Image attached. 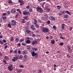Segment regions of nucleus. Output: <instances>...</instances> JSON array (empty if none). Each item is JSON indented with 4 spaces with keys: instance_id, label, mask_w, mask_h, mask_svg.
I'll return each instance as SVG.
<instances>
[{
    "instance_id": "f257e3e1",
    "label": "nucleus",
    "mask_w": 73,
    "mask_h": 73,
    "mask_svg": "<svg viewBox=\"0 0 73 73\" xmlns=\"http://www.w3.org/2000/svg\"><path fill=\"white\" fill-rule=\"evenodd\" d=\"M41 30L43 33H48L49 32V29L46 27H42L41 28Z\"/></svg>"
},
{
    "instance_id": "f03ea898",
    "label": "nucleus",
    "mask_w": 73,
    "mask_h": 73,
    "mask_svg": "<svg viewBox=\"0 0 73 73\" xmlns=\"http://www.w3.org/2000/svg\"><path fill=\"white\" fill-rule=\"evenodd\" d=\"M23 14L24 15H29L30 13L28 11V10H26L23 12Z\"/></svg>"
},
{
    "instance_id": "7ed1b4c3",
    "label": "nucleus",
    "mask_w": 73,
    "mask_h": 73,
    "mask_svg": "<svg viewBox=\"0 0 73 73\" xmlns=\"http://www.w3.org/2000/svg\"><path fill=\"white\" fill-rule=\"evenodd\" d=\"M36 10L37 11H39V12L40 13H43V11L42 10V9L41 7H37L36 8Z\"/></svg>"
},
{
    "instance_id": "20e7f679",
    "label": "nucleus",
    "mask_w": 73,
    "mask_h": 73,
    "mask_svg": "<svg viewBox=\"0 0 73 73\" xmlns=\"http://www.w3.org/2000/svg\"><path fill=\"white\" fill-rule=\"evenodd\" d=\"M12 66H13V65L11 64H10V66H8V68L9 71L12 72V70H13V68H12Z\"/></svg>"
},
{
    "instance_id": "39448f33",
    "label": "nucleus",
    "mask_w": 73,
    "mask_h": 73,
    "mask_svg": "<svg viewBox=\"0 0 73 73\" xmlns=\"http://www.w3.org/2000/svg\"><path fill=\"white\" fill-rule=\"evenodd\" d=\"M31 54L32 57H37V54L36 53H35L34 51H33Z\"/></svg>"
},
{
    "instance_id": "423d86ee",
    "label": "nucleus",
    "mask_w": 73,
    "mask_h": 73,
    "mask_svg": "<svg viewBox=\"0 0 73 73\" xmlns=\"http://www.w3.org/2000/svg\"><path fill=\"white\" fill-rule=\"evenodd\" d=\"M11 25L12 26L14 27L15 25H16V20H13L11 21Z\"/></svg>"
},
{
    "instance_id": "0eeeda50",
    "label": "nucleus",
    "mask_w": 73,
    "mask_h": 73,
    "mask_svg": "<svg viewBox=\"0 0 73 73\" xmlns=\"http://www.w3.org/2000/svg\"><path fill=\"white\" fill-rule=\"evenodd\" d=\"M18 2L20 3V4L21 5H24V3H25L24 1L23 0H18Z\"/></svg>"
},
{
    "instance_id": "6e6552de",
    "label": "nucleus",
    "mask_w": 73,
    "mask_h": 73,
    "mask_svg": "<svg viewBox=\"0 0 73 73\" xmlns=\"http://www.w3.org/2000/svg\"><path fill=\"white\" fill-rule=\"evenodd\" d=\"M49 19L50 20H51V21H55L56 19L55 18L53 17H52V16H50L49 17Z\"/></svg>"
},
{
    "instance_id": "1a4fd4ad",
    "label": "nucleus",
    "mask_w": 73,
    "mask_h": 73,
    "mask_svg": "<svg viewBox=\"0 0 73 73\" xmlns=\"http://www.w3.org/2000/svg\"><path fill=\"white\" fill-rule=\"evenodd\" d=\"M18 60V58L17 57V56H15L12 59V61L13 62H14V61H17Z\"/></svg>"
},
{
    "instance_id": "9d476101",
    "label": "nucleus",
    "mask_w": 73,
    "mask_h": 73,
    "mask_svg": "<svg viewBox=\"0 0 73 73\" xmlns=\"http://www.w3.org/2000/svg\"><path fill=\"white\" fill-rule=\"evenodd\" d=\"M22 53L23 54V55H25V54H28V51L25 50L23 51V52Z\"/></svg>"
},
{
    "instance_id": "9b49d317",
    "label": "nucleus",
    "mask_w": 73,
    "mask_h": 73,
    "mask_svg": "<svg viewBox=\"0 0 73 73\" xmlns=\"http://www.w3.org/2000/svg\"><path fill=\"white\" fill-rule=\"evenodd\" d=\"M31 29L33 30V31H34V30H35V25H32L31 27Z\"/></svg>"
},
{
    "instance_id": "f8f14e48",
    "label": "nucleus",
    "mask_w": 73,
    "mask_h": 73,
    "mask_svg": "<svg viewBox=\"0 0 73 73\" xmlns=\"http://www.w3.org/2000/svg\"><path fill=\"white\" fill-rule=\"evenodd\" d=\"M28 59V58H27V55H25L24 56V58H23V60L25 61H26Z\"/></svg>"
},
{
    "instance_id": "ddd939ff",
    "label": "nucleus",
    "mask_w": 73,
    "mask_h": 73,
    "mask_svg": "<svg viewBox=\"0 0 73 73\" xmlns=\"http://www.w3.org/2000/svg\"><path fill=\"white\" fill-rule=\"evenodd\" d=\"M32 45H35V44H37V41L36 40H34V41H33L32 42Z\"/></svg>"
},
{
    "instance_id": "4468645a",
    "label": "nucleus",
    "mask_w": 73,
    "mask_h": 73,
    "mask_svg": "<svg viewBox=\"0 0 73 73\" xmlns=\"http://www.w3.org/2000/svg\"><path fill=\"white\" fill-rule=\"evenodd\" d=\"M11 13H14L15 12H16V10L15 9H13L11 10Z\"/></svg>"
},
{
    "instance_id": "2eb2a0df",
    "label": "nucleus",
    "mask_w": 73,
    "mask_h": 73,
    "mask_svg": "<svg viewBox=\"0 0 73 73\" xmlns=\"http://www.w3.org/2000/svg\"><path fill=\"white\" fill-rule=\"evenodd\" d=\"M51 43L52 45H53L55 43V41L54 39H52L51 40Z\"/></svg>"
},
{
    "instance_id": "dca6fc26",
    "label": "nucleus",
    "mask_w": 73,
    "mask_h": 73,
    "mask_svg": "<svg viewBox=\"0 0 73 73\" xmlns=\"http://www.w3.org/2000/svg\"><path fill=\"white\" fill-rule=\"evenodd\" d=\"M25 42L27 43V44H30L31 42V40H27L25 41Z\"/></svg>"
},
{
    "instance_id": "f3484780",
    "label": "nucleus",
    "mask_w": 73,
    "mask_h": 73,
    "mask_svg": "<svg viewBox=\"0 0 73 73\" xmlns=\"http://www.w3.org/2000/svg\"><path fill=\"white\" fill-rule=\"evenodd\" d=\"M8 3H9V4H11V5H13V4H12V3H13V2L11 0H9L8 1Z\"/></svg>"
},
{
    "instance_id": "a211bd4d",
    "label": "nucleus",
    "mask_w": 73,
    "mask_h": 73,
    "mask_svg": "<svg viewBox=\"0 0 73 73\" xmlns=\"http://www.w3.org/2000/svg\"><path fill=\"white\" fill-rule=\"evenodd\" d=\"M32 50H33L34 52H36L37 50V48H35V47H33L32 48Z\"/></svg>"
},
{
    "instance_id": "6ab92c4d",
    "label": "nucleus",
    "mask_w": 73,
    "mask_h": 73,
    "mask_svg": "<svg viewBox=\"0 0 73 73\" xmlns=\"http://www.w3.org/2000/svg\"><path fill=\"white\" fill-rule=\"evenodd\" d=\"M64 11V12H65L66 13H67V14H68L70 16L71 15V13H70L69 12V11L68 10H66V11Z\"/></svg>"
},
{
    "instance_id": "aec40b11",
    "label": "nucleus",
    "mask_w": 73,
    "mask_h": 73,
    "mask_svg": "<svg viewBox=\"0 0 73 73\" xmlns=\"http://www.w3.org/2000/svg\"><path fill=\"white\" fill-rule=\"evenodd\" d=\"M17 11L18 12H19V13L21 14V15L22 14V13H21V11L20 9H17Z\"/></svg>"
},
{
    "instance_id": "412c9836",
    "label": "nucleus",
    "mask_w": 73,
    "mask_h": 73,
    "mask_svg": "<svg viewBox=\"0 0 73 73\" xmlns=\"http://www.w3.org/2000/svg\"><path fill=\"white\" fill-rule=\"evenodd\" d=\"M34 20L35 22H34V24L35 25H37V21L36 19H34Z\"/></svg>"
},
{
    "instance_id": "4be33fe9",
    "label": "nucleus",
    "mask_w": 73,
    "mask_h": 73,
    "mask_svg": "<svg viewBox=\"0 0 73 73\" xmlns=\"http://www.w3.org/2000/svg\"><path fill=\"white\" fill-rule=\"evenodd\" d=\"M17 71L19 73H20L21 72H22L23 70L21 69H17Z\"/></svg>"
},
{
    "instance_id": "5701e85b",
    "label": "nucleus",
    "mask_w": 73,
    "mask_h": 73,
    "mask_svg": "<svg viewBox=\"0 0 73 73\" xmlns=\"http://www.w3.org/2000/svg\"><path fill=\"white\" fill-rule=\"evenodd\" d=\"M68 51L69 52V53H72V49L71 48H70L69 49H68Z\"/></svg>"
},
{
    "instance_id": "b1692460",
    "label": "nucleus",
    "mask_w": 73,
    "mask_h": 73,
    "mask_svg": "<svg viewBox=\"0 0 73 73\" xmlns=\"http://www.w3.org/2000/svg\"><path fill=\"white\" fill-rule=\"evenodd\" d=\"M26 32L27 33H28V34H29L31 33V31H30L28 30H26Z\"/></svg>"
},
{
    "instance_id": "393cba45",
    "label": "nucleus",
    "mask_w": 73,
    "mask_h": 73,
    "mask_svg": "<svg viewBox=\"0 0 73 73\" xmlns=\"http://www.w3.org/2000/svg\"><path fill=\"white\" fill-rule=\"evenodd\" d=\"M15 41L17 42H19V38H16L15 39Z\"/></svg>"
},
{
    "instance_id": "a878e982",
    "label": "nucleus",
    "mask_w": 73,
    "mask_h": 73,
    "mask_svg": "<svg viewBox=\"0 0 73 73\" xmlns=\"http://www.w3.org/2000/svg\"><path fill=\"white\" fill-rule=\"evenodd\" d=\"M62 29H64V24H62Z\"/></svg>"
},
{
    "instance_id": "bb28decb",
    "label": "nucleus",
    "mask_w": 73,
    "mask_h": 73,
    "mask_svg": "<svg viewBox=\"0 0 73 73\" xmlns=\"http://www.w3.org/2000/svg\"><path fill=\"white\" fill-rule=\"evenodd\" d=\"M8 27H9L10 28H11V24L10 23L8 24Z\"/></svg>"
},
{
    "instance_id": "cd10ccee",
    "label": "nucleus",
    "mask_w": 73,
    "mask_h": 73,
    "mask_svg": "<svg viewBox=\"0 0 73 73\" xmlns=\"http://www.w3.org/2000/svg\"><path fill=\"white\" fill-rule=\"evenodd\" d=\"M3 20L4 21H5V20H6V19H7V17H3Z\"/></svg>"
},
{
    "instance_id": "c85d7f7f",
    "label": "nucleus",
    "mask_w": 73,
    "mask_h": 73,
    "mask_svg": "<svg viewBox=\"0 0 73 73\" xmlns=\"http://www.w3.org/2000/svg\"><path fill=\"white\" fill-rule=\"evenodd\" d=\"M64 17L66 19V18H68V14H66V15H64Z\"/></svg>"
},
{
    "instance_id": "c756f323",
    "label": "nucleus",
    "mask_w": 73,
    "mask_h": 73,
    "mask_svg": "<svg viewBox=\"0 0 73 73\" xmlns=\"http://www.w3.org/2000/svg\"><path fill=\"white\" fill-rule=\"evenodd\" d=\"M18 16H19V14L17 13L15 16V18H17V17Z\"/></svg>"
},
{
    "instance_id": "7c9ffc66",
    "label": "nucleus",
    "mask_w": 73,
    "mask_h": 73,
    "mask_svg": "<svg viewBox=\"0 0 73 73\" xmlns=\"http://www.w3.org/2000/svg\"><path fill=\"white\" fill-rule=\"evenodd\" d=\"M46 10L47 12H50V9L49 8H48V9H47Z\"/></svg>"
},
{
    "instance_id": "2f4dec72",
    "label": "nucleus",
    "mask_w": 73,
    "mask_h": 73,
    "mask_svg": "<svg viewBox=\"0 0 73 73\" xmlns=\"http://www.w3.org/2000/svg\"><path fill=\"white\" fill-rule=\"evenodd\" d=\"M2 61H3V62L5 63V64H7V61L3 59Z\"/></svg>"
},
{
    "instance_id": "473e14b6",
    "label": "nucleus",
    "mask_w": 73,
    "mask_h": 73,
    "mask_svg": "<svg viewBox=\"0 0 73 73\" xmlns=\"http://www.w3.org/2000/svg\"><path fill=\"white\" fill-rule=\"evenodd\" d=\"M47 23L48 24H50V21L49 20H48L47 22Z\"/></svg>"
},
{
    "instance_id": "72a5a7b5",
    "label": "nucleus",
    "mask_w": 73,
    "mask_h": 73,
    "mask_svg": "<svg viewBox=\"0 0 73 73\" xmlns=\"http://www.w3.org/2000/svg\"><path fill=\"white\" fill-rule=\"evenodd\" d=\"M7 14L5 13H3L2 14V16H6L7 15Z\"/></svg>"
},
{
    "instance_id": "f704fd0d",
    "label": "nucleus",
    "mask_w": 73,
    "mask_h": 73,
    "mask_svg": "<svg viewBox=\"0 0 73 73\" xmlns=\"http://www.w3.org/2000/svg\"><path fill=\"white\" fill-rule=\"evenodd\" d=\"M10 41L12 42L13 41H14V38L13 37H12L10 39Z\"/></svg>"
},
{
    "instance_id": "c9c22d12",
    "label": "nucleus",
    "mask_w": 73,
    "mask_h": 73,
    "mask_svg": "<svg viewBox=\"0 0 73 73\" xmlns=\"http://www.w3.org/2000/svg\"><path fill=\"white\" fill-rule=\"evenodd\" d=\"M8 57V56H5L4 57V58L5 60H7Z\"/></svg>"
},
{
    "instance_id": "e433bc0d",
    "label": "nucleus",
    "mask_w": 73,
    "mask_h": 73,
    "mask_svg": "<svg viewBox=\"0 0 73 73\" xmlns=\"http://www.w3.org/2000/svg\"><path fill=\"white\" fill-rule=\"evenodd\" d=\"M0 44H1V45H3V44H4V43L1 40H0Z\"/></svg>"
},
{
    "instance_id": "4c0bfd02",
    "label": "nucleus",
    "mask_w": 73,
    "mask_h": 73,
    "mask_svg": "<svg viewBox=\"0 0 73 73\" xmlns=\"http://www.w3.org/2000/svg\"><path fill=\"white\" fill-rule=\"evenodd\" d=\"M24 39H20L19 41V42H23V41H24Z\"/></svg>"
},
{
    "instance_id": "58836bf2",
    "label": "nucleus",
    "mask_w": 73,
    "mask_h": 73,
    "mask_svg": "<svg viewBox=\"0 0 73 73\" xmlns=\"http://www.w3.org/2000/svg\"><path fill=\"white\" fill-rule=\"evenodd\" d=\"M21 44L23 46H25L26 45V43H24L23 42Z\"/></svg>"
},
{
    "instance_id": "ea45409f",
    "label": "nucleus",
    "mask_w": 73,
    "mask_h": 73,
    "mask_svg": "<svg viewBox=\"0 0 73 73\" xmlns=\"http://www.w3.org/2000/svg\"><path fill=\"white\" fill-rule=\"evenodd\" d=\"M36 27L37 28H39V25H38L36 24L35 25Z\"/></svg>"
},
{
    "instance_id": "a19ab883",
    "label": "nucleus",
    "mask_w": 73,
    "mask_h": 73,
    "mask_svg": "<svg viewBox=\"0 0 73 73\" xmlns=\"http://www.w3.org/2000/svg\"><path fill=\"white\" fill-rule=\"evenodd\" d=\"M26 24L27 25H29V21H27L26 22Z\"/></svg>"
},
{
    "instance_id": "79ce46f5",
    "label": "nucleus",
    "mask_w": 73,
    "mask_h": 73,
    "mask_svg": "<svg viewBox=\"0 0 73 73\" xmlns=\"http://www.w3.org/2000/svg\"><path fill=\"white\" fill-rule=\"evenodd\" d=\"M22 23H25V20L24 19H22Z\"/></svg>"
},
{
    "instance_id": "37998d69",
    "label": "nucleus",
    "mask_w": 73,
    "mask_h": 73,
    "mask_svg": "<svg viewBox=\"0 0 73 73\" xmlns=\"http://www.w3.org/2000/svg\"><path fill=\"white\" fill-rule=\"evenodd\" d=\"M30 47H31V46H30L29 45H27V48H28V49H29L30 48Z\"/></svg>"
},
{
    "instance_id": "c03bdc74",
    "label": "nucleus",
    "mask_w": 73,
    "mask_h": 73,
    "mask_svg": "<svg viewBox=\"0 0 73 73\" xmlns=\"http://www.w3.org/2000/svg\"><path fill=\"white\" fill-rule=\"evenodd\" d=\"M17 50H15L14 52V53L15 54H16V53H17Z\"/></svg>"
},
{
    "instance_id": "a18cd8bd",
    "label": "nucleus",
    "mask_w": 73,
    "mask_h": 73,
    "mask_svg": "<svg viewBox=\"0 0 73 73\" xmlns=\"http://www.w3.org/2000/svg\"><path fill=\"white\" fill-rule=\"evenodd\" d=\"M48 8V6H46L45 7H44V9L45 10H46Z\"/></svg>"
},
{
    "instance_id": "49530a36",
    "label": "nucleus",
    "mask_w": 73,
    "mask_h": 73,
    "mask_svg": "<svg viewBox=\"0 0 73 73\" xmlns=\"http://www.w3.org/2000/svg\"><path fill=\"white\" fill-rule=\"evenodd\" d=\"M32 9H30L29 10V12H32Z\"/></svg>"
},
{
    "instance_id": "de8ad7c7",
    "label": "nucleus",
    "mask_w": 73,
    "mask_h": 73,
    "mask_svg": "<svg viewBox=\"0 0 73 73\" xmlns=\"http://www.w3.org/2000/svg\"><path fill=\"white\" fill-rule=\"evenodd\" d=\"M64 44V43L63 42H61L60 44V45H62Z\"/></svg>"
},
{
    "instance_id": "09e8293b",
    "label": "nucleus",
    "mask_w": 73,
    "mask_h": 73,
    "mask_svg": "<svg viewBox=\"0 0 73 73\" xmlns=\"http://www.w3.org/2000/svg\"><path fill=\"white\" fill-rule=\"evenodd\" d=\"M19 67L20 68H23V67H24V66H23V65H21L20 66H19Z\"/></svg>"
},
{
    "instance_id": "8fccbe9b",
    "label": "nucleus",
    "mask_w": 73,
    "mask_h": 73,
    "mask_svg": "<svg viewBox=\"0 0 73 73\" xmlns=\"http://www.w3.org/2000/svg\"><path fill=\"white\" fill-rule=\"evenodd\" d=\"M25 28L26 30H27V29H28L29 28V27L27 26Z\"/></svg>"
},
{
    "instance_id": "3c124183",
    "label": "nucleus",
    "mask_w": 73,
    "mask_h": 73,
    "mask_svg": "<svg viewBox=\"0 0 73 73\" xmlns=\"http://www.w3.org/2000/svg\"><path fill=\"white\" fill-rule=\"evenodd\" d=\"M40 33V32H39V31H36V34H38V33Z\"/></svg>"
},
{
    "instance_id": "603ef678",
    "label": "nucleus",
    "mask_w": 73,
    "mask_h": 73,
    "mask_svg": "<svg viewBox=\"0 0 73 73\" xmlns=\"http://www.w3.org/2000/svg\"><path fill=\"white\" fill-rule=\"evenodd\" d=\"M23 57V56L22 55H21L19 56V58H22Z\"/></svg>"
},
{
    "instance_id": "864d4df0",
    "label": "nucleus",
    "mask_w": 73,
    "mask_h": 73,
    "mask_svg": "<svg viewBox=\"0 0 73 73\" xmlns=\"http://www.w3.org/2000/svg\"><path fill=\"white\" fill-rule=\"evenodd\" d=\"M7 13H8V15H9L10 13H11V12L9 11H7Z\"/></svg>"
},
{
    "instance_id": "5fc2aeb1",
    "label": "nucleus",
    "mask_w": 73,
    "mask_h": 73,
    "mask_svg": "<svg viewBox=\"0 0 73 73\" xmlns=\"http://www.w3.org/2000/svg\"><path fill=\"white\" fill-rule=\"evenodd\" d=\"M29 49L30 52H31V53H32V49H31V48H30Z\"/></svg>"
},
{
    "instance_id": "6e6d98bb",
    "label": "nucleus",
    "mask_w": 73,
    "mask_h": 73,
    "mask_svg": "<svg viewBox=\"0 0 73 73\" xmlns=\"http://www.w3.org/2000/svg\"><path fill=\"white\" fill-rule=\"evenodd\" d=\"M18 53L19 54H21V51L20 50H19L18 52Z\"/></svg>"
},
{
    "instance_id": "4d7b16f0",
    "label": "nucleus",
    "mask_w": 73,
    "mask_h": 73,
    "mask_svg": "<svg viewBox=\"0 0 73 73\" xmlns=\"http://www.w3.org/2000/svg\"><path fill=\"white\" fill-rule=\"evenodd\" d=\"M57 8H58V9H60L61 8V7H60L59 6H57Z\"/></svg>"
},
{
    "instance_id": "13d9d810",
    "label": "nucleus",
    "mask_w": 73,
    "mask_h": 73,
    "mask_svg": "<svg viewBox=\"0 0 73 73\" xmlns=\"http://www.w3.org/2000/svg\"><path fill=\"white\" fill-rule=\"evenodd\" d=\"M3 42H6L7 41L5 39H3Z\"/></svg>"
},
{
    "instance_id": "bf43d9fd",
    "label": "nucleus",
    "mask_w": 73,
    "mask_h": 73,
    "mask_svg": "<svg viewBox=\"0 0 73 73\" xmlns=\"http://www.w3.org/2000/svg\"><path fill=\"white\" fill-rule=\"evenodd\" d=\"M29 7H30L29 6H27L26 7V8H27V9H29Z\"/></svg>"
},
{
    "instance_id": "052dcab7",
    "label": "nucleus",
    "mask_w": 73,
    "mask_h": 73,
    "mask_svg": "<svg viewBox=\"0 0 73 73\" xmlns=\"http://www.w3.org/2000/svg\"><path fill=\"white\" fill-rule=\"evenodd\" d=\"M67 48H68V49H70V46H68L67 47Z\"/></svg>"
},
{
    "instance_id": "680f3d73",
    "label": "nucleus",
    "mask_w": 73,
    "mask_h": 73,
    "mask_svg": "<svg viewBox=\"0 0 73 73\" xmlns=\"http://www.w3.org/2000/svg\"><path fill=\"white\" fill-rule=\"evenodd\" d=\"M64 7L65 8H66V9H68V6H64Z\"/></svg>"
},
{
    "instance_id": "e2e57ef3",
    "label": "nucleus",
    "mask_w": 73,
    "mask_h": 73,
    "mask_svg": "<svg viewBox=\"0 0 73 73\" xmlns=\"http://www.w3.org/2000/svg\"><path fill=\"white\" fill-rule=\"evenodd\" d=\"M13 52V51H12V50H10V54H11V53H12Z\"/></svg>"
},
{
    "instance_id": "0e129e2a",
    "label": "nucleus",
    "mask_w": 73,
    "mask_h": 73,
    "mask_svg": "<svg viewBox=\"0 0 73 73\" xmlns=\"http://www.w3.org/2000/svg\"><path fill=\"white\" fill-rule=\"evenodd\" d=\"M7 47H8V46L7 45H5V49H6Z\"/></svg>"
},
{
    "instance_id": "69168bd1",
    "label": "nucleus",
    "mask_w": 73,
    "mask_h": 73,
    "mask_svg": "<svg viewBox=\"0 0 73 73\" xmlns=\"http://www.w3.org/2000/svg\"><path fill=\"white\" fill-rule=\"evenodd\" d=\"M38 73H41V70H39V72H38Z\"/></svg>"
},
{
    "instance_id": "338daca9",
    "label": "nucleus",
    "mask_w": 73,
    "mask_h": 73,
    "mask_svg": "<svg viewBox=\"0 0 73 73\" xmlns=\"http://www.w3.org/2000/svg\"><path fill=\"white\" fill-rule=\"evenodd\" d=\"M41 19L42 20H44V19H45V18H44V17H41Z\"/></svg>"
},
{
    "instance_id": "774afa93",
    "label": "nucleus",
    "mask_w": 73,
    "mask_h": 73,
    "mask_svg": "<svg viewBox=\"0 0 73 73\" xmlns=\"http://www.w3.org/2000/svg\"><path fill=\"white\" fill-rule=\"evenodd\" d=\"M53 28L54 29H56V26H53Z\"/></svg>"
}]
</instances>
